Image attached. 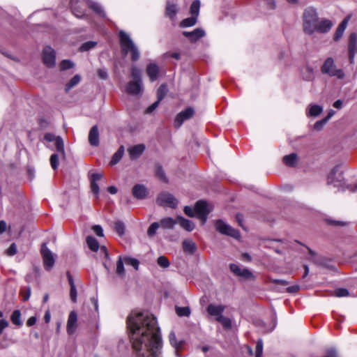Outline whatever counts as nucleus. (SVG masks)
I'll list each match as a JSON object with an SVG mask.
<instances>
[{
  "label": "nucleus",
  "instance_id": "45",
  "mask_svg": "<svg viewBox=\"0 0 357 357\" xmlns=\"http://www.w3.org/2000/svg\"><path fill=\"white\" fill-rule=\"evenodd\" d=\"M199 8H200V1L199 0L194 1L190 8V12L192 15L195 16L197 17L199 12Z\"/></svg>",
  "mask_w": 357,
  "mask_h": 357
},
{
  "label": "nucleus",
  "instance_id": "56",
  "mask_svg": "<svg viewBox=\"0 0 357 357\" xmlns=\"http://www.w3.org/2000/svg\"><path fill=\"white\" fill-rule=\"evenodd\" d=\"M7 255L13 256L17 253V245L15 243H13L10 247L6 251Z\"/></svg>",
  "mask_w": 357,
  "mask_h": 357
},
{
  "label": "nucleus",
  "instance_id": "38",
  "mask_svg": "<svg viewBox=\"0 0 357 357\" xmlns=\"http://www.w3.org/2000/svg\"><path fill=\"white\" fill-rule=\"evenodd\" d=\"M89 6L98 15H100V17H105V13L102 7L101 6V5H100L99 3H96V2H91Z\"/></svg>",
  "mask_w": 357,
  "mask_h": 357
},
{
  "label": "nucleus",
  "instance_id": "19",
  "mask_svg": "<svg viewBox=\"0 0 357 357\" xmlns=\"http://www.w3.org/2000/svg\"><path fill=\"white\" fill-rule=\"evenodd\" d=\"M350 20V16L346 17L338 25L334 36H333V40L335 41H338L342 36L347 26L349 23V21Z\"/></svg>",
  "mask_w": 357,
  "mask_h": 357
},
{
  "label": "nucleus",
  "instance_id": "3",
  "mask_svg": "<svg viewBox=\"0 0 357 357\" xmlns=\"http://www.w3.org/2000/svg\"><path fill=\"white\" fill-rule=\"evenodd\" d=\"M119 40L122 52L127 55L128 52H130L132 61H137L139 59L140 54L130 36L123 31H120Z\"/></svg>",
  "mask_w": 357,
  "mask_h": 357
},
{
  "label": "nucleus",
  "instance_id": "12",
  "mask_svg": "<svg viewBox=\"0 0 357 357\" xmlns=\"http://www.w3.org/2000/svg\"><path fill=\"white\" fill-rule=\"evenodd\" d=\"M70 6L73 14L78 17H82L84 14L86 3L84 0H70Z\"/></svg>",
  "mask_w": 357,
  "mask_h": 357
},
{
  "label": "nucleus",
  "instance_id": "37",
  "mask_svg": "<svg viewBox=\"0 0 357 357\" xmlns=\"http://www.w3.org/2000/svg\"><path fill=\"white\" fill-rule=\"evenodd\" d=\"M86 243L89 248L93 252L98 251L99 248L98 241L93 236H88L86 238Z\"/></svg>",
  "mask_w": 357,
  "mask_h": 357
},
{
  "label": "nucleus",
  "instance_id": "30",
  "mask_svg": "<svg viewBox=\"0 0 357 357\" xmlns=\"http://www.w3.org/2000/svg\"><path fill=\"white\" fill-rule=\"evenodd\" d=\"M302 76L303 79L306 81H311L314 78V70L311 66H306L302 70Z\"/></svg>",
  "mask_w": 357,
  "mask_h": 357
},
{
  "label": "nucleus",
  "instance_id": "16",
  "mask_svg": "<svg viewBox=\"0 0 357 357\" xmlns=\"http://www.w3.org/2000/svg\"><path fill=\"white\" fill-rule=\"evenodd\" d=\"M183 35L193 43L204 37L205 31L201 28H197L192 31H183Z\"/></svg>",
  "mask_w": 357,
  "mask_h": 357
},
{
  "label": "nucleus",
  "instance_id": "50",
  "mask_svg": "<svg viewBox=\"0 0 357 357\" xmlns=\"http://www.w3.org/2000/svg\"><path fill=\"white\" fill-rule=\"evenodd\" d=\"M131 76L133 79V81L142 82V75L141 71L137 67H132L131 69Z\"/></svg>",
  "mask_w": 357,
  "mask_h": 357
},
{
  "label": "nucleus",
  "instance_id": "8",
  "mask_svg": "<svg viewBox=\"0 0 357 357\" xmlns=\"http://www.w3.org/2000/svg\"><path fill=\"white\" fill-rule=\"evenodd\" d=\"M40 253L43 257L45 269L46 271H50L54 265L55 259L52 252L47 247L45 243L42 244Z\"/></svg>",
  "mask_w": 357,
  "mask_h": 357
},
{
  "label": "nucleus",
  "instance_id": "11",
  "mask_svg": "<svg viewBox=\"0 0 357 357\" xmlns=\"http://www.w3.org/2000/svg\"><path fill=\"white\" fill-rule=\"evenodd\" d=\"M43 60L45 65L48 68H52L55 66L56 52L51 47L47 46L44 48L43 52Z\"/></svg>",
  "mask_w": 357,
  "mask_h": 357
},
{
  "label": "nucleus",
  "instance_id": "34",
  "mask_svg": "<svg viewBox=\"0 0 357 357\" xmlns=\"http://www.w3.org/2000/svg\"><path fill=\"white\" fill-rule=\"evenodd\" d=\"M81 80V77L79 75H75L66 85V91L68 92L72 88L77 85Z\"/></svg>",
  "mask_w": 357,
  "mask_h": 357
},
{
  "label": "nucleus",
  "instance_id": "21",
  "mask_svg": "<svg viewBox=\"0 0 357 357\" xmlns=\"http://www.w3.org/2000/svg\"><path fill=\"white\" fill-rule=\"evenodd\" d=\"M145 150V146L142 144L133 146L128 149L130 157L132 160L137 159L141 156Z\"/></svg>",
  "mask_w": 357,
  "mask_h": 357
},
{
  "label": "nucleus",
  "instance_id": "25",
  "mask_svg": "<svg viewBox=\"0 0 357 357\" xmlns=\"http://www.w3.org/2000/svg\"><path fill=\"white\" fill-rule=\"evenodd\" d=\"M52 143L54 147H51L50 146L48 147L52 150H56V152L61 155V157L64 158L66 156V153L63 139L60 136H57V138Z\"/></svg>",
  "mask_w": 357,
  "mask_h": 357
},
{
  "label": "nucleus",
  "instance_id": "28",
  "mask_svg": "<svg viewBox=\"0 0 357 357\" xmlns=\"http://www.w3.org/2000/svg\"><path fill=\"white\" fill-rule=\"evenodd\" d=\"M298 162V156L296 153H291L283 157V162L289 167H295Z\"/></svg>",
  "mask_w": 357,
  "mask_h": 357
},
{
  "label": "nucleus",
  "instance_id": "27",
  "mask_svg": "<svg viewBox=\"0 0 357 357\" xmlns=\"http://www.w3.org/2000/svg\"><path fill=\"white\" fill-rule=\"evenodd\" d=\"M159 224L165 229H172L177 224V218L176 219L169 217L162 218Z\"/></svg>",
  "mask_w": 357,
  "mask_h": 357
},
{
  "label": "nucleus",
  "instance_id": "39",
  "mask_svg": "<svg viewBox=\"0 0 357 357\" xmlns=\"http://www.w3.org/2000/svg\"><path fill=\"white\" fill-rule=\"evenodd\" d=\"M215 320L220 323L225 329H229L231 327V321L228 317L219 316L215 318Z\"/></svg>",
  "mask_w": 357,
  "mask_h": 357
},
{
  "label": "nucleus",
  "instance_id": "55",
  "mask_svg": "<svg viewBox=\"0 0 357 357\" xmlns=\"http://www.w3.org/2000/svg\"><path fill=\"white\" fill-rule=\"evenodd\" d=\"M349 295V291L345 288H340L335 290V296L337 297H345Z\"/></svg>",
  "mask_w": 357,
  "mask_h": 357
},
{
  "label": "nucleus",
  "instance_id": "33",
  "mask_svg": "<svg viewBox=\"0 0 357 357\" xmlns=\"http://www.w3.org/2000/svg\"><path fill=\"white\" fill-rule=\"evenodd\" d=\"M124 153V147L123 146H120L117 151L113 155L112 160L110 161L111 165H114L118 163L120 160L122 158Z\"/></svg>",
  "mask_w": 357,
  "mask_h": 357
},
{
  "label": "nucleus",
  "instance_id": "49",
  "mask_svg": "<svg viewBox=\"0 0 357 357\" xmlns=\"http://www.w3.org/2000/svg\"><path fill=\"white\" fill-rule=\"evenodd\" d=\"M97 43L94 41H87L83 43L79 47V50L81 52H86L93 48H94L96 45Z\"/></svg>",
  "mask_w": 357,
  "mask_h": 357
},
{
  "label": "nucleus",
  "instance_id": "43",
  "mask_svg": "<svg viewBox=\"0 0 357 357\" xmlns=\"http://www.w3.org/2000/svg\"><path fill=\"white\" fill-rule=\"evenodd\" d=\"M59 156H61V155L58 152L56 153H53L50 156V162L51 167L54 170H56L59 165Z\"/></svg>",
  "mask_w": 357,
  "mask_h": 357
},
{
  "label": "nucleus",
  "instance_id": "54",
  "mask_svg": "<svg viewBox=\"0 0 357 357\" xmlns=\"http://www.w3.org/2000/svg\"><path fill=\"white\" fill-rule=\"evenodd\" d=\"M74 66V63L70 60H63L60 64L59 68L61 70H66Z\"/></svg>",
  "mask_w": 357,
  "mask_h": 357
},
{
  "label": "nucleus",
  "instance_id": "36",
  "mask_svg": "<svg viewBox=\"0 0 357 357\" xmlns=\"http://www.w3.org/2000/svg\"><path fill=\"white\" fill-rule=\"evenodd\" d=\"M169 340L171 345L175 349H178L182 347L183 342L177 341L176 334L174 331H171L169 335Z\"/></svg>",
  "mask_w": 357,
  "mask_h": 357
},
{
  "label": "nucleus",
  "instance_id": "44",
  "mask_svg": "<svg viewBox=\"0 0 357 357\" xmlns=\"http://www.w3.org/2000/svg\"><path fill=\"white\" fill-rule=\"evenodd\" d=\"M167 87L165 84H161L157 90V98L159 101H161L167 93Z\"/></svg>",
  "mask_w": 357,
  "mask_h": 357
},
{
  "label": "nucleus",
  "instance_id": "60",
  "mask_svg": "<svg viewBox=\"0 0 357 357\" xmlns=\"http://www.w3.org/2000/svg\"><path fill=\"white\" fill-rule=\"evenodd\" d=\"M160 101L157 100L155 102H154L152 105H151L149 107H148L146 109V114H151L152 112H153L157 107L158 106Z\"/></svg>",
  "mask_w": 357,
  "mask_h": 357
},
{
  "label": "nucleus",
  "instance_id": "7",
  "mask_svg": "<svg viewBox=\"0 0 357 357\" xmlns=\"http://www.w3.org/2000/svg\"><path fill=\"white\" fill-rule=\"evenodd\" d=\"M195 211L197 218L202 221V225H204L207 220L208 215L211 211L206 202L204 200L197 202L195 206Z\"/></svg>",
  "mask_w": 357,
  "mask_h": 357
},
{
  "label": "nucleus",
  "instance_id": "59",
  "mask_svg": "<svg viewBox=\"0 0 357 357\" xmlns=\"http://www.w3.org/2000/svg\"><path fill=\"white\" fill-rule=\"evenodd\" d=\"M91 190L93 194L96 195L98 198L99 195V186L96 182L91 181Z\"/></svg>",
  "mask_w": 357,
  "mask_h": 357
},
{
  "label": "nucleus",
  "instance_id": "15",
  "mask_svg": "<svg viewBox=\"0 0 357 357\" xmlns=\"http://www.w3.org/2000/svg\"><path fill=\"white\" fill-rule=\"evenodd\" d=\"M142 90V82L131 81L128 83L126 87V93L132 96H137L139 94Z\"/></svg>",
  "mask_w": 357,
  "mask_h": 357
},
{
  "label": "nucleus",
  "instance_id": "63",
  "mask_svg": "<svg viewBox=\"0 0 357 357\" xmlns=\"http://www.w3.org/2000/svg\"><path fill=\"white\" fill-rule=\"evenodd\" d=\"M56 138L57 136L52 133H46L44 136V139L48 142H53Z\"/></svg>",
  "mask_w": 357,
  "mask_h": 357
},
{
  "label": "nucleus",
  "instance_id": "1",
  "mask_svg": "<svg viewBox=\"0 0 357 357\" xmlns=\"http://www.w3.org/2000/svg\"><path fill=\"white\" fill-rule=\"evenodd\" d=\"M127 325L135 357H161L162 342L153 314L148 312H132Z\"/></svg>",
  "mask_w": 357,
  "mask_h": 357
},
{
  "label": "nucleus",
  "instance_id": "41",
  "mask_svg": "<svg viewBox=\"0 0 357 357\" xmlns=\"http://www.w3.org/2000/svg\"><path fill=\"white\" fill-rule=\"evenodd\" d=\"M357 34L356 33H353L349 36V51L353 50L357 52Z\"/></svg>",
  "mask_w": 357,
  "mask_h": 357
},
{
  "label": "nucleus",
  "instance_id": "17",
  "mask_svg": "<svg viewBox=\"0 0 357 357\" xmlns=\"http://www.w3.org/2000/svg\"><path fill=\"white\" fill-rule=\"evenodd\" d=\"M99 136L98 127L95 125L89 130L88 137L89 144L95 147L98 146L100 144Z\"/></svg>",
  "mask_w": 357,
  "mask_h": 357
},
{
  "label": "nucleus",
  "instance_id": "31",
  "mask_svg": "<svg viewBox=\"0 0 357 357\" xmlns=\"http://www.w3.org/2000/svg\"><path fill=\"white\" fill-rule=\"evenodd\" d=\"M11 322L17 327L22 326L21 319V312L19 310H15L10 316Z\"/></svg>",
  "mask_w": 357,
  "mask_h": 357
},
{
  "label": "nucleus",
  "instance_id": "62",
  "mask_svg": "<svg viewBox=\"0 0 357 357\" xmlns=\"http://www.w3.org/2000/svg\"><path fill=\"white\" fill-rule=\"evenodd\" d=\"M92 229L97 236H103V230H102V228L100 225H94L92 227Z\"/></svg>",
  "mask_w": 357,
  "mask_h": 357
},
{
  "label": "nucleus",
  "instance_id": "2",
  "mask_svg": "<svg viewBox=\"0 0 357 357\" xmlns=\"http://www.w3.org/2000/svg\"><path fill=\"white\" fill-rule=\"evenodd\" d=\"M319 20L317 11L314 8H305L303 15V28L305 33L310 36L314 34Z\"/></svg>",
  "mask_w": 357,
  "mask_h": 357
},
{
  "label": "nucleus",
  "instance_id": "24",
  "mask_svg": "<svg viewBox=\"0 0 357 357\" xmlns=\"http://www.w3.org/2000/svg\"><path fill=\"white\" fill-rule=\"evenodd\" d=\"M158 66L153 63H149L146 67V73L151 82L155 81L159 75Z\"/></svg>",
  "mask_w": 357,
  "mask_h": 357
},
{
  "label": "nucleus",
  "instance_id": "14",
  "mask_svg": "<svg viewBox=\"0 0 357 357\" xmlns=\"http://www.w3.org/2000/svg\"><path fill=\"white\" fill-rule=\"evenodd\" d=\"M333 26V23L331 20L326 18L319 19L314 29V33H326L331 29Z\"/></svg>",
  "mask_w": 357,
  "mask_h": 357
},
{
  "label": "nucleus",
  "instance_id": "6",
  "mask_svg": "<svg viewBox=\"0 0 357 357\" xmlns=\"http://www.w3.org/2000/svg\"><path fill=\"white\" fill-rule=\"evenodd\" d=\"M215 227L220 234L231 236L234 238L238 239L241 236L240 233L237 229H234L222 220H218L215 222Z\"/></svg>",
  "mask_w": 357,
  "mask_h": 357
},
{
  "label": "nucleus",
  "instance_id": "4",
  "mask_svg": "<svg viewBox=\"0 0 357 357\" xmlns=\"http://www.w3.org/2000/svg\"><path fill=\"white\" fill-rule=\"evenodd\" d=\"M340 166L336 165L331 170L327 178V184L333 185L335 188L342 191L348 189L351 191L355 192L357 190V185L355 186V189H353L351 185H347V188L344 187L343 174L340 171Z\"/></svg>",
  "mask_w": 357,
  "mask_h": 357
},
{
  "label": "nucleus",
  "instance_id": "64",
  "mask_svg": "<svg viewBox=\"0 0 357 357\" xmlns=\"http://www.w3.org/2000/svg\"><path fill=\"white\" fill-rule=\"evenodd\" d=\"M98 75L99 77L102 79H106L108 77V74L105 69H98Z\"/></svg>",
  "mask_w": 357,
  "mask_h": 357
},
{
  "label": "nucleus",
  "instance_id": "48",
  "mask_svg": "<svg viewBox=\"0 0 357 357\" xmlns=\"http://www.w3.org/2000/svg\"><path fill=\"white\" fill-rule=\"evenodd\" d=\"M160 227V224L159 222H153L150 226L148 228V230H147V235L149 236V237H153V236L155 235L156 234V231L158 230V229Z\"/></svg>",
  "mask_w": 357,
  "mask_h": 357
},
{
  "label": "nucleus",
  "instance_id": "46",
  "mask_svg": "<svg viewBox=\"0 0 357 357\" xmlns=\"http://www.w3.org/2000/svg\"><path fill=\"white\" fill-rule=\"evenodd\" d=\"M155 176L162 181L167 182V178L165 174V172L160 165H156L155 166Z\"/></svg>",
  "mask_w": 357,
  "mask_h": 357
},
{
  "label": "nucleus",
  "instance_id": "32",
  "mask_svg": "<svg viewBox=\"0 0 357 357\" xmlns=\"http://www.w3.org/2000/svg\"><path fill=\"white\" fill-rule=\"evenodd\" d=\"M177 13L176 6L174 3H171L170 2H167L166 6L165 14L170 19H174Z\"/></svg>",
  "mask_w": 357,
  "mask_h": 357
},
{
  "label": "nucleus",
  "instance_id": "13",
  "mask_svg": "<svg viewBox=\"0 0 357 357\" xmlns=\"http://www.w3.org/2000/svg\"><path fill=\"white\" fill-rule=\"evenodd\" d=\"M194 115V109L192 107H188L185 109L179 112L174 120V126L176 128H179L183 123L192 117Z\"/></svg>",
  "mask_w": 357,
  "mask_h": 357
},
{
  "label": "nucleus",
  "instance_id": "10",
  "mask_svg": "<svg viewBox=\"0 0 357 357\" xmlns=\"http://www.w3.org/2000/svg\"><path fill=\"white\" fill-rule=\"evenodd\" d=\"M229 268L230 271L237 277H240L245 280H254L255 279L252 273L246 268H241L237 264H231L229 265Z\"/></svg>",
  "mask_w": 357,
  "mask_h": 357
},
{
  "label": "nucleus",
  "instance_id": "61",
  "mask_svg": "<svg viewBox=\"0 0 357 357\" xmlns=\"http://www.w3.org/2000/svg\"><path fill=\"white\" fill-rule=\"evenodd\" d=\"M327 122V119H324L321 121H317L314 125V128L315 130H319L322 129L324 124Z\"/></svg>",
  "mask_w": 357,
  "mask_h": 357
},
{
  "label": "nucleus",
  "instance_id": "29",
  "mask_svg": "<svg viewBox=\"0 0 357 357\" xmlns=\"http://www.w3.org/2000/svg\"><path fill=\"white\" fill-rule=\"evenodd\" d=\"M323 111V107L318 105H310L308 110L307 111V115L309 116H317Z\"/></svg>",
  "mask_w": 357,
  "mask_h": 357
},
{
  "label": "nucleus",
  "instance_id": "22",
  "mask_svg": "<svg viewBox=\"0 0 357 357\" xmlns=\"http://www.w3.org/2000/svg\"><path fill=\"white\" fill-rule=\"evenodd\" d=\"M225 310V306L223 305H214L209 304L206 308L208 313L216 317H219V316H222V313Z\"/></svg>",
  "mask_w": 357,
  "mask_h": 357
},
{
  "label": "nucleus",
  "instance_id": "5",
  "mask_svg": "<svg viewBox=\"0 0 357 357\" xmlns=\"http://www.w3.org/2000/svg\"><path fill=\"white\" fill-rule=\"evenodd\" d=\"M321 72L330 77H335L342 79L344 77V73L342 69L337 68L333 58L328 57L321 67Z\"/></svg>",
  "mask_w": 357,
  "mask_h": 357
},
{
  "label": "nucleus",
  "instance_id": "26",
  "mask_svg": "<svg viewBox=\"0 0 357 357\" xmlns=\"http://www.w3.org/2000/svg\"><path fill=\"white\" fill-rule=\"evenodd\" d=\"M177 223H178L182 228L188 231H191L195 229V224L192 221L185 219L182 216H177Z\"/></svg>",
  "mask_w": 357,
  "mask_h": 357
},
{
  "label": "nucleus",
  "instance_id": "35",
  "mask_svg": "<svg viewBox=\"0 0 357 357\" xmlns=\"http://www.w3.org/2000/svg\"><path fill=\"white\" fill-rule=\"evenodd\" d=\"M123 262L124 259H122L121 257L120 256L119 257L118 261H116V273L121 278H123L125 276V268Z\"/></svg>",
  "mask_w": 357,
  "mask_h": 357
},
{
  "label": "nucleus",
  "instance_id": "42",
  "mask_svg": "<svg viewBox=\"0 0 357 357\" xmlns=\"http://www.w3.org/2000/svg\"><path fill=\"white\" fill-rule=\"evenodd\" d=\"M176 312L179 317H189L190 314V309L189 307H178L176 306Z\"/></svg>",
  "mask_w": 357,
  "mask_h": 357
},
{
  "label": "nucleus",
  "instance_id": "9",
  "mask_svg": "<svg viewBox=\"0 0 357 357\" xmlns=\"http://www.w3.org/2000/svg\"><path fill=\"white\" fill-rule=\"evenodd\" d=\"M157 204L162 206H168L169 208H175L177 206V199L170 193L162 192L160 193L157 198Z\"/></svg>",
  "mask_w": 357,
  "mask_h": 357
},
{
  "label": "nucleus",
  "instance_id": "51",
  "mask_svg": "<svg viewBox=\"0 0 357 357\" xmlns=\"http://www.w3.org/2000/svg\"><path fill=\"white\" fill-rule=\"evenodd\" d=\"M124 262L128 265L132 266L136 270H137L139 268V262L135 258L126 257L124 258Z\"/></svg>",
  "mask_w": 357,
  "mask_h": 357
},
{
  "label": "nucleus",
  "instance_id": "40",
  "mask_svg": "<svg viewBox=\"0 0 357 357\" xmlns=\"http://www.w3.org/2000/svg\"><path fill=\"white\" fill-rule=\"evenodd\" d=\"M197 17L192 15L190 17L183 20L181 22V27H190L194 26L197 23Z\"/></svg>",
  "mask_w": 357,
  "mask_h": 357
},
{
  "label": "nucleus",
  "instance_id": "20",
  "mask_svg": "<svg viewBox=\"0 0 357 357\" xmlns=\"http://www.w3.org/2000/svg\"><path fill=\"white\" fill-rule=\"evenodd\" d=\"M77 316L75 311L70 312L68 322H67V332L69 335H72L75 333L77 326Z\"/></svg>",
  "mask_w": 357,
  "mask_h": 357
},
{
  "label": "nucleus",
  "instance_id": "58",
  "mask_svg": "<svg viewBox=\"0 0 357 357\" xmlns=\"http://www.w3.org/2000/svg\"><path fill=\"white\" fill-rule=\"evenodd\" d=\"M77 292L76 287L75 286L70 287V297L71 301L73 303H75L77 301Z\"/></svg>",
  "mask_w": 357,
  "mask_h": 357
},
{
  "label": "nucleus",
  "instance_id": "23",
  "mask_svg": "<svg viewBox=\"0 0 357 357\" xmlns=\"http://www.w3.org/2000/svg\"><path fill=\"white\" fill-rule=\"evenodd\" d=\"M183 252L188 255H193L197 250V247L194 241L190 239H185L182 242Z\"/></svg>",
  "mask_w": 357,
  "mask_h": 357
},
{
  "label": "nucleus",
  "instance_id": "57",
  "mask_svg": "<svg viewBox=\"0 0 357 357\" xmlns=\"http://www.w3.org/2000/svg\"><path fill=\"white\" fill-rule=\"evenodd\" d=\"M183 211L185 214L189 217L193 218L196 215L195 208L193 209L192 207L189 206H185L184 207Z\"/></svg>",
  "mask_w": 357,
  "mask_h": 357
},
{
  "label": "nucleus",
  "instance_id": "47",
  "mask_svg": "<svg viewBox=\"0 0 357 357\" xmlns=\"http://www.w3.org/2000/svg\"><path fill=\"white\" fill-rule=\"evenodd\" d=\"M114 230L120 236H122L125 234V225L121 220L114 222Z\"/></svg>",
  "mask_w": 357,
  "mask_h": 357
},
{
  "label": "nucleus",
  "instance_id": "53",
  "mask_svg": "<svg viewBox=\"0 0 357 357\" xmlns=\"http://www.w3.org/2000/svg\"><path fill=\"white\" fill-rule=\"evenodd\" d=\"M157 263L162 268H167L170 265L168 259L165 256H160L157 259Z\"/></svg>",
  "mask_w": 357,
  "mask_h": 357
},
{
  "label": "nucleus",
  "instance_id": "18",
  "mask_svg": "<svg viewBox=\"0 0 357 357\" xmlns=\"http://www.w3.org/2000/svg\"><path fill=\"white\" fill-rule=\"evenodd\" d=\"M132 193L136 199H143L146 197L148 195V190L145 185L142 184H136L132 188Z\"/></svg>",
  "mask_w": 357,
  "mask_h": 357
},
{
  "label": "nucleus",
  "instance_id": "52",
  "mask_svg": "<svg viewBox=\"0 0 357 357\" xmlns=\"http://www.w3.org/2000/svg\"><path fill=\"white\" fill-rule=\"evenodd\" d=\"M263 353V341L261 339L257 340L255 348V357H261Z\"/></svg>",
  "mask_w": 357,
  "mask_h": 357
}]
</instances>
